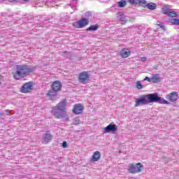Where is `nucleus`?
Returning a JSON list of instances; mask_svg holds the SVG:
<instances>
[{
	"label": "nucleus",
	"instance_id": "6",
	"mask_svg": "<svg viewBox=\"0 0 179 179\" xmlns=\"http://www.w3.org/2000/svg\"><path fill=\"white\" fill-rule=\"evenodd\" d=\"M89 24V20L87 18H83L78 22H76L73 24V27L76 29H83L85 26Z\"/></svg>",
	"mask_w": 179,
	"mask_h": 179
},
{
	"label": "nucleus",
	"instance_id": "8",
	"mask_svg": "<svg viewBox=\"0 0 179 179\" xmlns=\"http://www.w3.org/2000/svg\"><path fill=\"white\" fill-rule=\"evenodd\" d=\"M112 132L113 134H117L118 132V126L114 124H110L103 129V134H109Z\"/></svg>",
	"mask_w": 179,
	"mask_h": 179
},
{
	"label": "nucleus",
	"instance_id": "15",
	"mask_svg": "<svg viewBox=\"0 0 179 179\" xmlns=\"http://www.w3.org/2000/svg\"><path fill=\"white\" fill-rule=\"evenodd\" d=\"M100 157H101L100 152L96 151L92 157V162H99V160H100Z\"/></svg>",
	"mask_w": 179,
	"mask_h": 179
},
{
	"label": "nucleus",
	"instance_id": "29",
	"mask_svg": "<svg viewBox=\"0 0 179 179\" xmlns=\"http://www.w3.org/2000/svg\"><path fill=\"white\" fill-rule=\"evenodd\" d=\"M144 80H148V82H150V78H149V77H145V78L144 79Z\"/></svg>",
	"mask_w": 179,
	"mask_h": 179
},
{
	"label": "nucleus",
	"instance_id": "7",
	"mask_svg": "<svg viewBox=\"0 0 179 179\" xmlns=\"http://www.w3.org/2000/svg\"><path fill=\"white\" fill-rule=\"evenodd\" d=\"M78 80L83 85H86V83H88L90 80L89 73L86 71L80 73L78 76Z\"/></svg>",
	"mask_w": 179,
	"mask_h": 179
},
{
	"label": "nucleus",
	"instance_id": "20",
	"mask_svg": "<svg viewBox=\"0 0 179 179\" xmlns=\"http://www.w3.org/2000/svg\"><path fill=\"white\" fill-rule=\"evenodd\" d=\"M119 8H124L127 6V1L125 0H121L117 3Z\"/></svg>",
	"mask_w": 179,
	"mask_h": 179
},
{
	"label": "nucleus",
	"instance_id": "24",
	"mask_svg": "<svg viewBox=\"0 0 179 179\" xmlns=\"http://www.w3.org/2000/svg\"><path fill=\"white\" fill-rule=\"evenodd\" d=\"M140 5H141L143 8H146L148 1H146V0H140Z\"/></svg>",
	"mask_w": 179,
	"mask_h": 179
},
{
	"label": "nucleus",
	"instance_id": "11",
	"mask_svg": "<svg viewBox=\"0 0 179 179\" xmlns=\"http://www.w3.org/2000/svg\"><path fill=\"white\" fill-rule=\"evenodd\" d=\"M85 107L81 103H77L74 105V107L73 108V114H76V115H79V114H82L83 113V109Z\"/></svg>",
	"mask_w": 179,
	"mask_h": 179
},
{
	"label": "nucleus",
	"instance_id": "17",
	"mask_svg": "<svg viewBox=\"0 0 179 179\" xmlns=\"http://www.w3.org/2000/svg\"><path fill=\"white\" fill-rule=\"evenodd\" d=\"M117 19L120 20V23L122 24H125L127 22H128V18L125 17L124 15L117 16Z\"/></svg>",
	"mask_w": 179,
	"mask_h": 179
},
{
	"label": "nucleus",
	"instance_id": "30",
	"mask_svg": "<svg viewBox=\"0 0 179 179\" xmlns=\"http://www.w3.org/2000/svg\"><path fill=\"white\" fill-rule=\"evenodd\" d=\"M8 2L12 3L13 2H16V0H8Z\"/></svg>",
	"mask_w": 179,
	"mask_h": 179
},
{
	"label": "nucleus",
	"instance_id": "3",
	"mask_svg": "<svg viewBox=\"0 0 179 179\" xmlns=\"http://www.w3.org/2000/svg\"><path fill=\"white\" fill-rule=\"evenodd\" d=\"M66 108V99H63L57 106L53 108L52 113H53L55 117L56 118H64L65 115H66V111L65 109Z\"/></svg>",
	"mask_w": 179,
	"mask_h": 179
},
{
	"label": "nucleus",
	"instance_id": "35",
	"mask_svg": "<svg viewBox=\"0 0 179 179\" xmlns=\"http://www.w3.org/2000/svg\"><path fill=\"white\" fill-rule=\"evenodd\" d=\"M0 85H1V81H0Z\"/></svg>",
	"mask_w": 179,
	"mask_h": 179
},
{
	"label": "nucleus",
	"instance_id": "26",
	"mask_svg": "<svg viewBox=\"0 0 179 179\" xmlns=\"http://www.w3.org/2000/svg\"><path fill=\"white\" fill-rule=\"evenodd\" d=\"M157 26H159L161 29H162V30H164V25L163 24V23L158 22L157 23Z\"/></svg>",
	"mask_w": 179,
	"mask_h": 179
},
{
	"label": "nucleus",
	"instance_id": "27",
	"mask_svg": "<svg viewBox=\"0 0 179 179\" xmlns=\"http://www.w3.org/2000/svg\"><path fill=\"white\" fill-rule=\"evenodd\" d=\"M68 144L66 143V141H64L62 143V148H67Z\"/></svg>",
	"mask_w": 179,
	"mask_h": 179
},
{
	"label": "nucleus",
	"instance_id": "10",
	"mask_svg": "<svg viewBox=\"0 0 179 179\" xmlns=\"http://www.w3.org/2000/svg\"><path fill=\"white\" fill-rule=\"evenodd\" d=\"M166 99L169 100V101L174 103L178 100V92H172L169 94L166 95Z\"/></svg>",
	"mask_w": 179,
	"mask_h": 179
},
{
	"label": "nucleus",
	"instance_id": "34",
	"mask_svg": "<svg viewBox=\"0 0 179 179\" xmlns=\"http://www.w3.org/2000/svg\"><path fill=\"white\" fill-rule=\"evenodd\" d=\"M66 120H69V118L67 117Z\"/></svg>",
	"mask_w": 179,
	"mask_h": 179
},
{
	"label": "nucleus",
	"instance_id": "12",
	"mask_svg": "<svg viewBox=\"0 0 179 179\" xmlns=\"http://www.w3.org/2000/svg\"><path fill=\"white\" fill-rule=\"evenodd\" d=\"M62 88V84L59 80L54 81L52 85V89L56 92H59Z\"/></svg>",
	"mask_w": 179,
	"mask_h": 179
},
{
	"label": "nucleus",
	"instance_id": "28",
	"mask_svg": "<svg viewBox=\"0 0 179 179\" xmlns=\"http://www.w3.org/2000/svg\"><path fill=\"white\" fill-rule=\"evenodd\" d=\"M146 57H141V61H142V62H145L146 61Z\"/></svg>",
	"mask_w": 179,
	"mask_h": 179
},
{
	"label": "nucleus",
	"instance_id": "4",
	"mask_svg": "<svg viewBox=\"0 0 179 179\" xmlns=\"http://www.w3.org/2000/svg\"><path fill=\"white\" fill-rule=\"evenodd\" d=\"M142 167H143V165L141 162L136 164H130L128 167V171L131 174H136L142 171Z\"/></svg>",
	"mask_w": 179,
	"mask_h": 179
},
{
	"label": "nucleus",
	"instance_id": "13",
	"mask_svg": "<svg viewBox=\"0 0 179 179\" xmlns=\"http://www.w3.org/2000/svg\"><path fill=\"white\" fill-rule=\"evenodd\" d=\"M131 55V51L129 49H122L120 52V56L122 58H128L129 55Z\"/></svg>",
	"mask_w": 179,
	"mask_h": 179
},
{
	"label": "nucleus",
	"instance_id": "9",
	"mask_svg": "<svg viewBox=\"0 0 179 179\" xmlns=\"http://www.w3.org/2000/svg\"><path fill=\"white\" fill-rule=\"evenodd\" d=\"M33 90V83H24L20 90L21 93H30Z\"/></svg>",
	"mask_w": 179,
	"mask_h": 179
},
{
	"label": "nucleus",
	"instance_id": "14",
	"mask_svg": "<svg viewBox=\"0 0 179 179\" xmlns=\"http://www.w3.org/2000/svg\"><path fill=\"white\" fill-rule=\"evenodd\" d=\"M43 139L44 143H48L49 142H51V140L52 139V136L50 133H46L43 134Z\"/></svg>",
	"mask_w": 179,
	"mask_h": 179
},
{
	"label": "nucleus",
	"instance_id": "32",
	"mask_svg": "<svg viewBox=\"0 0 179 179\" xmlns=\"http://www.w3.org/2000/svg\"><path fill=\"white\" fill-rule=\"evenodd\" d=\"M25 2H27L29 0H24Z\"/></svg>",
	"mask_w": 179,
	"mask_h": 179
},
{
	"label": "nucleus",
	"instance_id": "31",
	"mask_svg": "<svg viewBox=\"0 0 179 179\" xmlns=\"http://www.w3.org/2000/svg\"><path fill=\"white\" fill-rule=\"evenodd\" d=\"M74 3L76 5L78 3V1L73 0Z\"/></svg>",
	"mask_w": 179,
	"mask_h": 179
},
{
	"label": "nucleus",
	"instance_id": "33",
	"mask_svg": "<svg viewBox=\"0 0 179 179\" xmlns=\"http://www.w3.org/2000/svg\"><path fill=\"white\" fill-rule=\"evenodd\" d=\"M6 113H9V110H6Z\"/></svg>",
	"mask_w": 179,
	"mask_h": 179
},
{
	"label": "nucleus",
	"instance_id": "2",
	"mask_svg": "<svg viewBox=\"0 0 179 179\" xmlns=\"http://www.w3.org/2000/svg\"><path fill=\"white\" fill-rule=\"evenodd\" d=\"M33 71H34V68L30 66L17 65L16 71L13 73V78H15L16 80H20V79L27 76V75L33 72Z\"/></svg>",
	"mask_w": 179,
	"mask_h": 179
},
{
	"label": "nucleus",
	"instance_id": "23",
	"mask_svg": "<svg viewBox=\"0 0 179 179\" xmlns=\"http://www.w3.org/2000/svg\"><path fill=\"white\" fill-rule=\"evenodd\" d=\"M136 87L138 90H141V89H143V85H142V83H141V81H137L136 83Z\"/></svg>",
	"mask_w": 179,
	"mask_h": 179
},
{
	"label": "nucleus",
	"instance_id": "1",
	"mask_svg": "<svg viewBox=\"0 0 179 179\" xmlns=\"http://www.w3.org/2000/svg\"><path fill=\"white\" fill-rule=\"evenodd\" d=\"M150 103H159V104H170V102L166 99L159 96V94H148L141 96L140 98L136 99L134 107H139V106H146Z\"/></svg>",
	"mask_w": 179,
	"mask_h": 179
},
{
	"label": "nucleus",
	"instance_id": "19",
	"mask_svg": "<svg viewBox=\"0 0 179 179\" xmlns=\"http://www.w3.org/2000/svg\"><path fill=\"white\" fill-rule=\"evenodd\" d=\"M99 29V26L97 25H91L90 27L87 29V31H96Z\"/></svg>",
	"mask_w": 179,
	"mask_h": 179
},
{
	"label": "nucleus",
	"instance_id": "21",
	"mask_svg": "<svg viewBox=\"0 0 179 179\" xmlns=\"http://www.w3.org/2000/svg\"><path fill=\"white\" fill-rule=\"evenodd\" d=\"M151 79L153 83H157V82L160 80V77L157 75H155V76H153Z\"/></svg>",
	"mask_w": 179,
	"mask_h": 179
},
{
	"label": "nucleus",
	"instance_id": "22",
	"mask_svg": "<svg viewBox=\"0 0 179 179\" xmlns=\"http://www.w3.org/2000/svg\"><path fill=\"white\" fill-rule=\"evenodd\" d=\"M79 124H80V119H79V117L73 119V125H79Z\"/></svg>",
	"mask_w": 179,
	"mask_h": 179
},
{
	"label": "nucleus",
	"instance_id": "16",
	"mask_svg": "<svg viewBox=\"0 0 179 179\" xmlns=\"http://www.w3.org/2000/svg\"><path fill=\"white\" fill-rule=\"evenodd\" d=\"M57 94H58V92L52 89L48 91L47 96L50 97V99H53L54 97H57Z\"/></svg>",
	"mask_w": 179,
	"mask_h": 179
},
{
	"label": "nucleus",
	"instance_id": "5",
	"mask_svg": "<svg viewBox=\"0 0 179 179\" xmlns=\"http://www.w3.org/2000/svg\"><path fill=\"white\" fill-rule=\"evenodd\" d=\"M162 11L164 15H167L170 17H177V12L170 9V6L166 5L162 8Z\"/></svg>",
	"mask_w": 179,
	"mask_h": 179
},
{
	"label": "nucleus",
	"instance_id": "25",
	"mask_svg": "<svg viewBox=\"0 0 179 179\" xmlns=\"http://www.w3.org/2000/svg\"><path fill=\"white\" fill-rule=\"evenodd\" d=\"M141 0H129V3L131 5H137L138 3H140Z\"/></svg>",
	"mask_w": 179,
	"mask_h": 179
},
{
	"label": "nucleus",
	"instance_id": "18",
	"mask_svg": "<svg viewBox=\"0 0 179 179\" xmlns=\"http://www.w3.org/2000/svg\"><path fill=\"white\" fill-rule=\"evenodd\" d=\"M145 8H148V9H150V10H155L156 9V3H147V6Z\"/></svg>",
	"mask_w": 179,
	"mask_h": 179
}]
</instances>
